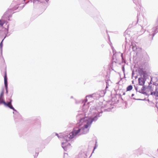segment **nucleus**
Returning <instances> with one entry per match:
<instances>
[{
	"label": "nucleus",
	"mask_w": 158,
	"mask_h": 158,
	"mask_svg": "<svg viewBox=\"0 0 158 158\" xmlns=\"http://www.w3.org/2000/svg\"><path fill=\"white\" fill-rule=\"evenodd\" d=\"M145 86H143L141 89V90H139V92L140 93H141L142 94H144V93L143 92H142V91H144L146 90L147 89H150V91H151V95H154V93L155 92H152L153 90H152L151 89V88L150 86H148L147 88H146Z\"/></svg>",
	"instance_id": "7ed1b4c3"
},
{
	"label": "nucleus",
	"mask_w": 158,
	"mask_h": 158,
	"mask_svg": "<svg viewBox=\"0 0 158 158\" xmlns=\"http://www.w3.org/2000/svg\"><path fill=\"white\" fill-rule=\"evenodd\" d=\"M38 155V153H35V156L34 157V158H35L36 157H37Z\"/></svg>",
	"instance_id": "f3484780"
},
{
	"label": "nucleus",
	"mask_w": 158,
	"mask_h": 158,
	"mask_svg": "<svg viewBox=\"0 0 158 158\" xmlns=\"http://www.w3.org/2000/svg\"><path fill=\"white\" fill-rule=\"evenodd\" d=\"M132 86L131 85L128 86L127 88V91H129L131 90L132 89Z\"/></svg>",
	"instance_id": "9b49d317"
},
{
	"label": "nucleus",
	"mask_w": 158,
	"mask_h": 158,
	"mask_svg": "<svg viewBox=\"0 0 158 158\" xmlns=\"http://www.w3.org/2000/svg\"><path fill=\"white\" fill-rule=\"evenodd\" d=\"M134 94H132V95H131V97H133V96H134Z\"/></svg>",
	"instance_id": "aec40b11"
},
{
	"label": "nucleus",
	"mask_w": 158,
	"mask_h": 158,
	"mask_svg": "<svg viewBox=\"0 0 158 158\" xmlns=\"http://www.w3.org/2000/svg\"><path fill=\"white\" fill-rule=\"evenodd\" d=\"M7 74H6V71L5 73V76L4 77V84L5 86V88L6 89H7Z\"/></svg>",
	"instance_id": "0eeeda50"
},
{
	"label": "nucleus",
	"mask_w": 158,
	"mask_h": 158,
	"mask_svg": "<svg viewBox=\"0 0 158 158\" xmlns=\"http://www.w3.org/2000/svg\"><path fill=\"white\" fill-rule=\"evenodd\" d=\"M6 22L5 20H0V26L1 27H2L4 24Z\"/></svg>",
	"instance_id": "9d476101"
},
{
	"label": "nucleus",
	"mask_w": 158,
	"mask_h": 158,
	"mask_svg": "<svg viewBox=\"0 0 158 158\" xmlns=\"http://www.w3.org/2000/svg\"><path fill=\"white\" fill-rule=\"evenodd\" d=\"M143 77H139L138 79L139 80V85L143 86L144 85L146 79Z\"/></svg>",
	"instance_id": "20e7f679"
},
{
	"label": "nucleus",
	"mask_w": 158,
	"mask_h": 158,
	"mask_svg": "<svg viewBox=\"0 0 158 158\" xmlns=\"http://www.w3.org/2000/svg\"><path fill=\"white\" fill-rule=\"evenodd\" d=\"M49 1V0H45V1L46 2H48Z\"/></svg>",
	"instance_id": "412c9836"
},
{
	"label": "nucleus",
	"mask_w": 158,
	"mask_h": 158,
	"mask_svg": "<svg viewBox=\"0 0 158 158\" xmlns=\"http://www.w3.org/2000/svg\"><path fill=\"white\" fill-rule=\"evenodd\" d=\"M133 1L134 3H135L136 4H137V2L135 1L134 0Z\"/></svg>",
	"instance_id": "a211bd4d"
},
{
	"label": "nucleus",
	"mask_w": 158,
	"mask_h": 158,
	"mask_svg": "<svg viewBox=\"0 0 158 158\" xmlns=\"http://www.w3.org/2000/svg\"><path fill=\"white\" fill-rule=\"evenodd\" d=\"M3 92H2L1 94V95H0V98H2V96L3 95Z\"/></svg>",
	"instance_id": "2eb2a0df"
},
{
	"label": "nucleus",
	"mask_w": 158,
	"mask_h": 158,
	"mask_svg": "<svg viewBox=\"0 0 158 158\" xmlns=\"http://www.w3.org/2000/svg\"><path fill=\"white\" fill-rule=\"evenodd\" d=\"M96 118H97V116H95L91 121L86 117L81 118L80 120L79 125H83V126L81 128L75 127L73 128L72 131L70 133L69 135L65 136L64 138L68 141L73 138L80 133L83 134L86 133L89 131V127Z\"/></svg>",
	"instance_id": "f257e3e1"
},
{
	"label": "nucleus",
	"mask_w": 158,
	"mask_h": 158,
	"mask_svg": "<svg viewBox=\"0 0 158 158\" xmlns=\"http://www.w3.org/2000/svg\"><path fill=\"white\" fill-rule=\"evenodd\" d=\"M140 27L141 30L140 31L138 32V34L139 35L142 34L144 32V31L143 27L141 26Z\"/></svg>",
	"instance_id": "1a4fd4ad"
},
{
	"label": "nucleus",
	"mask_w": 158,
	"mask_h": 158,
	"mask_svg": "<svg viewBox=\"0 0 158 158\" xmlns=\"http://www.w3.org/2000/svg\"><path fill=\"white\" fill-rule=\"evenodd\" d=\"M122 70H123V73H124V72H125V68H124V67L123 66H122Z\"/></svg>",
	"instance_id": "dca6fc26"
},
{
	"label": "nucleus",
	"mask_w": 158,
	"mask_h": 158,
	"mask_svg": "<svg viewBox=\"0 0 158 158\" xmlns=\"http://www.w3.org/2000/svg\"><path fill=\"white\" fill-rule=\"evenodd\" d=\"M158 32V20L156 22V27H154L152 29V32H149L150 33L149 34V36H152V37H150V39L151 40H152L153 37L156 33Z\"/></svg>",
	"instance_id": "f03ea898"
},
{
	"label": "nucleus",
	"mask_w": 158,
	"mask_h": 158,
	"mask_svg": "<svg viewBox=\"0 0 158 158\" xmlns=\"http://www.w3.org/2000/svg\"><path fill=\"white\" fill-rule=\"evenodd\" d=\"M12 100H10V101L8 102V103H6V102H4V105L8 106L9 108H10V109L13 110H15L14 108L11 105V102H12Z\"/></svg>",
	"instance_id": "39448f33"
},
{
	"label": "nucleus",
	"mask_w": 158,
	"mask_h": 158,
	"mask_svg": "<svg viewBox=\"0 0 158 158\" xmlns=\"http://www.w3.org/2000/svg\"><path fill=\"white\" fill-rule=\"evenodd\" d=\"M4 39H3L1 43L0 44V48L1 50L2 49V46H3V44H2V42L3 40Z\"/></svg>",
	"instance_id": "ddd939ff"
},
{
	"label": "nucleus",
	"mask_w": 158,
	"mask_h": 158,
	"mask_svg": "<svg viewBox=\"0 0 158 158\" xmlns=\"http://www.w3.org/2000/svg\"><path fill=\"white\" fill-rule=\"evenodd\" d=\"M121 57H122V60H122V62H125V60H123V54H121Z\"/></svg>",
	"instance_id": "4468645a"
},
{
	"label": "nucleus",
	"mask_w": 158,
	"mask_h": 158,
	"mask_svg": "<svg viewBox=\"0 0 158 158\" xmlns=\"http://www.w3.org/2000/svg\"><path fill=\"white\" fill-rule=\"evenodd\" d=\"M132 49L133 51H137V53H139V52H141V48L139 47L138 48L135 45L132 46Z\"/></svg>",
	"instance_id": "423d86ee"
},
{
	"label": "nucleus",
	"mask_w": 158,
	"mask_h": 158,
	"mask_svg": "<svg viewBox=\"0 0 158 158\" xmlns=\"http://www.w3.org/2000/svg\"><path fill=\"white\" fill-rule=\"evenodd\" d=\"M154 96L156 97H158V85L156 88V91L154 93Z\"/></svg>",
	"instance_id": "6e6552de"
},
{
	"label": "nucleus",
	"mask_w": 158,
	"mask_h": 158,
	"mask_svg": "<svg viewBox=\"0 0 158 158\" xmlns=\"http://www.w3.org/2000/svg\"><path fill=\"white\" fill-rule=\"evenodd\" d=\"M4 102H5L3 101V98H0V104H4Z\"/></svg>",
	"instance_id": "f8f14e48"
},
{
	"label": "nucleus",
	"mask_w": 158,
	"mask_h": 158,
	"mask_svg": "<svg viewBox=\"0 0 158 158\" xmlns=\"http://www.w3.org/2000/svg\"><path fill=\"white\" fill-rule=\"evenodd\" d=\"M135 89L136 90V91H137V87H135Z\"/></svg>",
	"instance_id": "6ab92c4d"
}]
</instances>
